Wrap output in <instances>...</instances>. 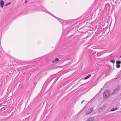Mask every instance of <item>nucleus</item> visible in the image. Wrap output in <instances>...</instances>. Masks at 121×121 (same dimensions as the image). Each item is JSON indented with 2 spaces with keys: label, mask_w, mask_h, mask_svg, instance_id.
Segmentation results:
<instances>
[{
  "label": "nucleus",
  "mask_w": 121,
  "mask_h": 121,
  "mask_svg": "<svg viewBox=\"0 0 121 121\" xmlns=\"http://www.w3.org/2000/svg\"><path fill=\"white\" fill-rule=\"evenodd\" d=\"M120 86H118L117 88L114 90L113 92L112 93V94H115L117 92V91L120 90Z\"/></svg>",
  "instance_id": "nucleus-2"
},
{
  "label": "nucleus",
  "mask_w": 121,
  "mask_h": 121,
  "mask_svg": "<svg viewBox=\"0 0 121 121\" xmlns=\"http://www.w3.org/2000/svg\"><path fill=\"white\" fill-rule=\"evenodd\" d=\"M110 62H111L113 64H114L115 62L114 59L113 60H111L110 61Z\"/></svg>",
  "instance_id": "nucleus-11"
},
{
  "label": "nucleus",
  "mask_w": 121,
  "mask_h": 121,
  "mask_svg": "<svg viewBox=\"0 0 121 121\" xmlns=\"http://www.w3.org/2000/svg\"><path fill=\"white\" fill-rule=\"evenodd\" d=\"M25 3H26L27 2V0H25Z\"/></svg>",
  "instance_id": "nucleus-15"
},
{
  "label": "nucleus",
  "mask_w": 121,
  "mask_h": 121,
  "mask_svg": "<svg viewBox=\"0 0 121 121\" xmlns=\"http://www.w3.org/2000/svg\"><path fill=\"white\" fill-rule=\"evenodd\" d=\"M4 2L2 0L0 1V5L1 8H3L4 5Z\"/></svg>",
  "instance_id": "nucleus-7"
},
{
  "label": "nucleus",
  "mask_w": 121,
  "mask_h": 121,
  "mask_svg": "<svg viewBox=\"0 0 121 121\" xmlns=\"http://www.w3.org/2000/svg\"><path fill=\"white\" fill-rule=\"evenodd\" d=\"M93 110V108L92 107H91L87 111H86L85 113L86 114H88L91 112Z\"/></svg>",
  "instance_id": "nucleus-3"
},
{
  "label": "nucleus",
  "mask_w": 121,
  "mask_h": 121,
  "mask_svg": "<svg viewBox=\"0 0 121 121\" xmlns=\"http://www.w3.org/2000/svg\"><path fill=\"white\" fill-rule=\"evenodd\" d=\"M60 61L58 58H55L54 60L52 61V62L53 64H56L57 62H59Z\"/></svg>",
  "instance_id": "nucleus-6"
},
{
  "label": "nucleus",
  "mask_w": 121,
  "mask_h": 121,
  "mask_svg": "<svg viewBox=\"0 0 121 121\" xmlns=\"http://www.w3.org/2000/svg\"><path fill=\"white\" fill-rule=\"evenodd\" d=\"M117 107H116L115 108H113L111 110V111H113L115 110H116L117 109Z\"/></svg>",
  "instance_id": "nucleus-10"
},
{
  "label": "nucleus",
  "mask_w": 121,
  "mask_h": 121,
  "mask_svg": "<svg viewBox=\"0 0 121 121\" xmlns=\"http://www.w3.org/2000/svg\"><path fill=\"white\" fill-rule=\"evenodd\" d=\"M91 74H89V75H88L85 77L84 78V80H86V79H87L88 78H89L90 77H91Z\"/></svg>",
  "instance_id": "nucleus-9"
},
{
  "label": "nucleus",
  "mask_w": 121,
  "mask_h": 121,
  "mask_svg": "<svg viewBox=\"0 0 121 121\" xmlns=\"http://www.w3.org/2000/svg\"><path fill=\"white\" fill-rule=\"evenodd\" d=\"M106 105L105 104H104L102 106L99 108L98 109L99 111H101L102 110L104 109L106 107Z\"/></svg>",
  "instance_id": "nucleus-5"
},
{
  "label": "nucleus",
  "mask_w": 121,
  "mask_h": 121,
  "mask_svg": "<svg viewBox=\"0 0 121 121\" xmlns=\"http://www.w3.org/2000/svg\"><path fill=\"white\" fill-rule=\"evenodd\" d=\"M84 101V100H83V101H82V102H81V104L82 103H83V101Z\"/></svg>",
  "instance_id": "nucleus-14"
},
{
  "label": "nucleus",
  "mask_w": 121,
  "mask_h": 121,
  "mask_svg": "<svg viewBox=\"0 0 121 121\" xmlns=\"http://www.w3.org/2000/svg\"><path fill=\"white\" fill-rule=\"evenodd\" d=\"M110 93L109 90L108 89L105 90L103 94V97L104 98H107L110 95Z\"/></svg>",
  "instance_id": "nucleus-1"
},
{
  "label": "nucleus",
  "mask_w": 121,
  "mask_h": 121,
  "mask_svg": "<svg viewBox=\"0 0 121 121\" xmlns=\"http://www.w3.org/2000/svg\"><path fill=\"white\" fill-rule=\"evenodd\" d=\"M116 66L117 68H120V64L121 63V61L120 60H117L116 61Z\"/></svg>",
  "instance_id": "nucleus-4"
},
{
  "label": "nucleus",
  "mask_w": 121,
  "mask_h": 121,
  "mask_svg": "<svg viewBox=\"0 0 121 121\" xmlns=\"http://www.w3.org/2000/svg\"><path fill=\"white\" fill-rule=\"evenodd\" d=\"M94 118L93 117H91L89 118L86 121H93Z\"/></svg>",
  "instance_id": "nucleus-8"
},
{
  "label": "nucleus",
  "mask_w": 121,
  "mask_h": 121,
  "mask_svg": "<svg viewBox=\"0 0 121 121\" xmlns=\"http://www.w3.org/2000/svg\"><path fill=\"white\" fill-rule=\"evenodd\" d=\"M11 4V2H9L8 3H6L5 5V6H7V5H10Z\"/></svg>",
  "instance_id": "nucleus-12"
},
{
  "label": "nucleus",
  "mask_w": 121,
  "mask_h": 121,
  "mask_svg": "<svg viewBox=\"0 0 121 121\" xmlns=\"http://www.w3.org/2000/svg\"><path fill=\"white\" fill-rule=\"evenodd\" d=\"M88 36H86V37L84 38H83V39H84L86 38H87V37Z\"/></svg>",
  "instance_id": "nucleus-13"
},
{
  "label": "nucleus",
  "mask_w": 121,
  "mask_h": 121,
  "mask_svg": "<svg viewBox=\"0 0 121 121\" xmlns=\"http://www.w3.org/2000/svg\"><path fill=\"white\" fill-rule=\"evenodd\" d=\"M120 57L121 58V55L120 56Z\"/></svg>",
  "instance_id": "nucleus-16"
}]
</instances>
